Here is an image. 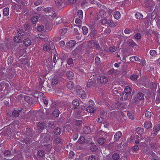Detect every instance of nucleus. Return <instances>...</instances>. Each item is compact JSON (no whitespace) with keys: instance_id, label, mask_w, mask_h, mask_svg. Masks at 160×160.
<instances>
[{"instance_id":"f257e3e1","label":"nucleus","mask_w":160,"mask_h":160,"mask_svg":"<svg viewBox=\"0 0 160 160\" xmlns=\"http://www.w3.org/2000/svg\"><path fill=\"white\" fill-rule=\"evenodd\" d=\"M40 139L42 143L51 142L52 140V137L48 133H42L40 135Z\"/></svg>"},{"instance_id":"f03ea898","label":"nucleus","mask_w":160,"mask_h":160,"mask_svg":"<svg viewBox=\"0 0 160 160\" xmlns=\"http://www.w3.org/2000/svg\"><path fill=\"white\" fill-rule=\"evenodd\" d=\"M34 97H30L28 96H24V99L29 104H34L37 102L38 100V97L34 95Z\"/></svg>"},{"instance_id":"7ed1b4c3","label":"nucleus","mask_w":160,"mask_h":160,"mask_svg":"<svg viewBox=\"0 0 160 160\" xmlns=\"http://www.w3.org/2000/svg\"><path fill=\"white\" fill-rule=\"evenodd\" d=\"M82 48L80 46H78L72 52V54L74 56H76L79 53L82 51Z\"/></svg>"},{"instance_id":"20e7f679","label":"nucleus","mask_w":160,"mask_h":160,"mask_svg":"<svg viewBox=\"0 0 160 160\" xmlns=\"http://www.w3.org/2000/svg\"><path fill=\"white\" fill-rule=\"evenodd\" d=\"M26 137L25 138H21L20 140L27 144H30L32 142V139L30 137Z\"/></svg>"},{"instance_id":"39448f33","label":"nucleus","mask_w":160,"mask_h":160,"mask_svg":"<svg viewBox=\"0 0 160 160\" xmlns=\"http://www.w3.org/2000/svg\"><path fill=\"white\" fill-rule=\"evenodd\" d=\"M24 133L26 137H32L33 135L32 131L30 128H26Z\"/></svg>"},{"instance_id":"423d86ee","label":"nucleus","mask_w":160,"mask_h":160,"mask_svg":"<svg viewBox=\"0 0 160 160\" xmlns=\"http://www.w3.org/2000/svg\"><path fill=\"white\" fill-rule=\"evenodd\" d=\"M59 78L57 77H54L52 79L51 85L53 86H55L59 82Z\"/></svg>"},{"instance_id":"0eeeda50","label":"nucleus","mask_w":160,"mask_h":160,"mask_svg":"<svg viewBox=\"0 0 160 160\" xmlns=\"http://www.w3.org/2000/svg\"><path fill=\"white\" fill-rule=\"evenodd\" d=\"M128 96L129 95L126 93L125 92H123L120 95V99L122 100H126L128 98Z\"/></svg>"},{"instance_id":"6e6552de","label":"nucleus","mask_w":160,"mask_h":160,"mask_svg":"<svg viewBox=\"0 0 160 160\" xmlns=\"http://www.w3.org/2000/svg\"><path fill=\"white\" fill-rule=\"evenodd\" d=\"M91 146L90 147V150L92 152H95L98 149L97 146L94 144L93 142H91L89 144Z\"/></svg>"},{"instance_id":"1a4fd4ad","label":"nucleus","mask_w":160,"mask_h":160,"mask_svg":"<svg viewBox=\"0 0 160 160\" xmlns=\"http://www.w3.org/2000/svg\"><path fill=\"white\" fill-rule=\"evenodd\" d=\"M23 43L24 44L26 47H28L31 45L32 42L29 38H27L23 40Z\"/></svg>"},{"instance_id":"9d476101","label":"nucleus","mask_w":160,"mask_h":160,"mask_svg":"<svg viewBox=\"0 0 160 160\" xmlns=\"http://www.w3.org/2000/svg\"><path fill=\"white\" fill-rule=\"evenodd\" d=\"M76 41L75 40H71L66 43V45L69 48L74 47Z\"/></svg>"},{"instance_id":"9b49d317","label":"nucleus","mask_w":160,"mask_h":160,"mask_svg":"<svg viewBox=\"0 0 160 160\" xmlns=\"http://www.w3.org/2000/svg\"><path fill=\"white\" fill-rule=\"evenodd\" d=\"M108 78L105 76L101 77L100 78V82L102 84H105L108 82Z\"/></svg>"},{"instance_id":"f8f14e48","label":"nucleus","mask_w":160,"mask_h":160,"mask_svg":"<svg viewBox=\"0 0 160 160\" xmlns=\"http://www.w3.org/2000/svg\"><path fill=\"white\" fill-rule=\"evenodd\" d=\"M122 133L120 131L117 132L114 136V139L116 141H118L122 136Z\"/></svg>"},{"instance_id":"ddd939ff","label":"nucleus","mask_w":160,"mask_h":160,"mask_svg":"<svg viewBox=\"0 0 160 160\" xmlns=\"http://www.w3.org/2000/svg\"><path fill=\"white\" fill-rule=\"evenodd\" d=\"M11 128H5L2 132V134L5 136L8 135L11 133Z\"/></svg>"},{"instance_id":"4468645a","label":"nucleus","mask_w":160,"mask_h":160,"mask_svg":"<svg viewBox=\"0 0 160 160\" xmlns=\"http://www.w3.org/2000/svg\"><path fill=\"white\" fill-rule=\"evenodd\" d=\"M156 17V12H153L151 14L148 13L147 15L146 18H151V19H154Z\"/></svg>"},{"instance_id":"2eb2a0df","label":"nucleus","mask_w":160,"mask_h":160,"mask_svg":"<svg viewBox=\"0 0 160 160\" xmlns=\"http://www.w3.org/2000/svg\"><path fill=\"white\" fill-rule=\"evenodd\" d=\"M127 43L130 47L134 48L135 46H137L138 45L132 40H129L127 41Z\"/></svg>"},{"instance_id":"dca6fc26","label":"nucleus","mask_w":160,"mask_h":160,"mask_svg":"<svg viewBox=\"0 0 160 160\" xmlns=\"http://www.w3.org/2000/svg\"><path fill=\"white\" fill-rule=\"evenodd\" d=\"M66 86L69 89H72L74 86V83L71 81H68L67 83Z\"/></svg>"},{"instance_id":"f3484780","label":"nucleus","mask_w":160,"mask_h":160,"mask_svg":"<svg viewBox=\"0 0 160 160\" xmlns=\"http://www.w3.org/2000/svg\"><path fill=\"white\" fill-rule=\"evenodd\" d=\"M66 76L69 79H73L74 77V74L71 71H68L66 73Z\"/></svg>"},{"instance_id":"a211bd4d","label":"nucleus","mask_w":160,"mask_h":160,"mask_svg":"<svg viewBox=\"0 0 160 160\" xmlns=\"http://www.w3.org/2000/svg\"><path fill=\"white\" fill-rule=\"evenodd\" d=\"M45 126V124L44 122H39L37 126L39 130H42L44 129V127Z\"/></svg>"},{"instance_id":"6ab92c4d","label":"nucleus","mask_w":160,"mask_h":160,"mask_svg":"<svg viewBox=\"0 0 160 160\" xmlns=\"http://www.w3.org/2000/svg\"><path fill=\"white\" fill-rule=\"evenodd\" d=\"M23 27L24 30L28 32L30 31L32 29V27L29 24H24Z\"/></svg>"},{"instance_id":"aec40b11","label":"nucleus","mask_w":160,"mask_h":160,"mask_svg":"<svg viewBox=\"0 0 160 160\" xmlns=\"http://www.w3.org/2000/svg\"><path fill=\"white\" fill-rule=\"evenodd\" d=\"M72 104L76 107H74V109H75L77 108V106H78L80 104L79 102V100L78 99H76L73 100L72 102Z\"/></svg>"},{"instance_id":"412c9836","label":"nucleus","mask_w":160,"mask_h":160,"mask_svg":"<svg viewBox=\"0 0 160 160\" xmlns=\"http://www.w3.org/2000/svg\"><path fill=\"white\" fill-rule=\"evenodd\" d=\"M61 129L60 128L57 127L54 129L53 133L55 135H58L61 133Z\"/></svg>"},{"instance_id":"4be33fe9","label":"nucleus","mask_w":160,"mask_h":160,"mask_svg":"<svg viewBox=\"0 0 160 160\" xmlns=\"http://www.w3.org/2000/svg\"><path fill=\"white\" fill-rule=\"evenodd\" d=\"M47 127L49 129H52L55 128L54 123L53 122H49Z\"/></svg>"},{"instance_id":"5701e85b","label":"nucleus","mask_w":160,"mask_h":160,"mask_svg":"<svg viewBox=\"0 0 160 160\" xmlns=\"http://www.w3.org/2000/svg\"><path fill=\"white\" fill-rule=\"evenodd\" d=\"M144 127L147 129H149L152 127L151 122L150 121L145 122L144 123Z\"/></svg>"},{"instance_id":"b1692460","label":"nucleus","mask_w":160,"mask_h":160,"mask_svg":"<svg viewBox=\"0 0 160 160\" xmlns=\"http://www.w3.org/2000/svg\"><path fill=\"white\" fill-rule=\"evenodd\" d=\"M136 131L137 132L135 133H138L141 136V135L143 134L144 129L142 128L138 127L136 128Z\"/></svg>"},{"instance_id":"393cba45","label":"nucleus","mask_w":160,"mask_h":160,"mask_svg":"<svg viewBox=\"0 0 160 160\" xmlns=\"http://www.w3.org/2000/svg\"><path fill=\"white\" fill-rule=\"evenodd\" d=\"M38 20V17L37 16H33L31 19V22L33 24L36 23Z\"/></svg>"},{"instance_id":"a878e982","label":"nucleus","mask_w":160,"mask_h":160,"mask_svg":"<svg viewBox=\"0 0 160 160\" xmlns=\"http://www.w3.org/2000/svg\"><path fill=\"white\" fill-rule=\"evenodd\" d=\"M137 98L139 100H142L144 99V95L142 93L139 92L137 94Z\"/></svg>"},{"instance_id":"bb28decb","label":"nucleus","mask_w":160,"mask_h":160,"mask_svg":"<svg viewBox=\"0 0 160 160\" xmlns=\"http://www.w3.org/2000/svg\"><path fill=\"white\" fill-rule=\"evenodd\" d=\"M124 90L125 91L124 92H125L126 93L130 95L132 92V88L131 87L127 86L125 88Z\"/></svg>"},{"instance_id":"cd10ccee","label":"nucleus","mask_w":160,"mask_h":160,"mask_svg":"<svg viewBox=\"0 0 160 160\" xmlns=\"http://www.w3.org/2000/svg\"><path fill=\"white\" fill-rule=\"evenodd\" d=\"M83 129V132L85 134H88L90 132V129L88 126H86Z\"/></svg>"},{"instance_id":"c85d7f7f","label":"nucleus","mask_w":160,"mask_h":160,"mask_svg":"<svg viewBox=\"0 0 160 160\" xmlns=\"http://www.w3.org/2000/svg\"><path fill=\"white\" fill-rule=\"evenodd\" d=\"M99 15L102 18H104L106 15L107 13L106 12L103 10H101L99 12Z\"/></svg>"},{"instance_id":"c756f323","label":"nucleus","mask_w":160,"mask_h":160,"mask_svg":"<svg viewBox=\"0 0 160 160\" xmlns=\"http://www.w3.org/2000/svg\"><path fill=\"white\" fill-rule=\"evenodd\" d=\"M79 95V97L81 98L84 99L86 98V95L85 92L83 90L82 91H81V92H80V94Z\"/></svg>"},{"instance_id":"7c9ffc66","label":"nucleus","mask_w":160,"mask_h":160,"mask_svg":"<svg viewBox=\"0 0 160 160\" xmlns=\"http://www.w3.org/2000/svg\"><path fill=\"white\" fill-rule=\"evenodd\" d=\"M95 83L94 81L92 80H89L88 81L87 83V87L88 88H90V87L93 85Z\"/></svg>"},{"instance_id":"2f4dec72","label":"nucleus","mask_w":160,"mask_h":160,"mask_svg":"<svg viewBox=\"0 0 160 160\" xmlns=\"http://www.w3.org/2000/svg\"><path fill=\"white\" fill-rule=\"evenodd\" d=\"M21 111V110L13 111L12 113V114L13 116L15 117H17L19 115V112Z\"/></svg>"},{"instance_id":"473e14b6","label":"nucleus","mask_w":160,"mask_h":160,"mask_svg":"<svg viewBox=\"0 0 160 160\" xmlns=\"http://www.w3.org/2000/svg\"><path fill=\"white\" fill-rule=\"evenodd\" d=\"M60 111L58 109H55L52 112V115L54 117L57 118L60 114Z\"/></svg>"},{"instance_id":"72a5a7b5","label":"nucleus","mask_w":160,"mask_h":160,"mask_svg":"<svg viewBox=\"0 0 160 160\" xmlns=\"http://www.w3.org/2000/svg\"><path fill=\"white\" fill-rule=\"evenodd\" d=\"M105 139L103 138H100L98 140V143L100 145L104 144L105 143Z\"/></svg>"},{"instance_id":"f704fd0d","label":"nucleus","mask_w":160,"mask_h":160,"mask_svg":"<svg viewBox=\"0 0 160 160\" xmlns=\"http://www.w3.org/2000/svg\"><path fill=\"white\" fill-rule=\"evenodd\" d=\"M37 155L39 157H43L45 155L44 152L43 150H40L38 151Z\"/></svg>"},{"instance_id":"c9c22d12","label":"nucleus","mask_w":160,"mask_h":160,"mask_svg":"<svg viewBox=\"0 0 160 160\" xmlns=\"http://www.w3.org/2000/svg\"><path fill=\"white\" fill-rule=\"evenodd\" d=\"M120 16L121 14L119 12L116 11L114 12V17L116 19H118L120 18Z\"/></svg>"},{"instance_id":"e433bc0d","label":"nucleus","mask_w":160,"mask_h":160,"mask_svg":"<svg viewBox=\"0 0 160 160\" xmlns=\"http://www.w3.org/2000/svg\"><path fill=\"white\" fill-rule=\"evenodd\" d=\"M107 24H108L111 27H114L116 26L115 23L114 22L112 21L110 19L108 20Z\"/></svg>"},{"instance_id":"4c0bfd02","label":"nucleus","mask_w":160,"mask_h":160,"mask_svg":"<svg viewBox=\"0 0 160 160\" xmlns=\"http://www.w3.org/2000/svg\"><path fill=\"white\" fill-rule=\"evenodd\" d=\"M112 158L114 160H118L119 159L120 156L118 153H114L112 154Z\"/></svg>"},{"instance_id":"58836bf2","label":"nucleus","mask_w":160,"mask_h":160,"mask_svg":"<svg viewBox=\"0 0 160 160\" xmlns=\"http://www.w3.org/2000/svg\"><path fill=\"white\" fill-rule=\"evenodd\" d=\"M86 109L88 112L90 113H93L94 111V108L92 106H88Z\"/></svg>"},{"instance_id":"ea45409f","label":"nucleus","mask_w":160,"mask_h":160,"mask_svg":"<svg viewBox=\"0 0 160 160\" xmlns=\"http://www.w3.org/2000/svg\"><path fill=\"white\" fill-rule=\"evenodd\" d=\"M3 14L7 16L8 15L9 13V9L8 8L6 7L3 9Z\"/></svg>"},{"instance_id":"a19ab883","label":"nucleus","mask_w":160,"mask_h":160,"mask_svg":"<svg viewBox=\"0 0 160 160\" xmlns=\"http://www.w3.org/2000/svg\"><path fill=\"white\" fill-rule=\"evenodd\" d=\"M83 122L82 120H75L74 121V124L78 126H79L82 125Z\"/></svg>"},{"instance_id":"79ce46f5","label":"nucleus","mask_w":160,"mask_h":160,"mask_svg":"<svg viewBox=\"0 0 160 160\" xmlns=\"http://www.w3.org/2000/svg\"><path fill=\"white\" fill-rule=\"evenodd\" d=\"M85 138L83 136H81L78 141L80 144H82L85 142Z\"/></svg>"},{"instance_id":"37998d69","label":"nucleus","mask_w":160,"mask_h":160,"mask_svg":"<svg viewBox=\"0 0 160 160\" xmlns=\"http://www.w3.org/2000/svg\"><path fill=\"white\" fill-rule=\"evenodd\" d=\"M88 4L87 1L85 0L83 1L81 3V7L85 8V7L88 6Z\"/></svg>"},{"instance_id":"c03bdc74","label":"nucleus","mask_w":160,"mask_h":160,"mask_svg":"<svg viewBox=\"0 0 160 160\" xmlns=\"http://www.w3.org/2000/svg\"><path fill=\"white\" fill-rule=\"evenodd\" d=\"M77 15L78 18L80 19H82L83 17V12L82 10H79L77 12Z\"/></svg>"},{"instance_id":"a18cd8bd","label":"nucleus","mask_w":160,"mask_h":160,"mask_svg":"<svg viewBox=\"0 0 160 160\" xmlns=\"http://www.w3.org/2000/svg\"><path fill=\"white\" fill-rule=\"evenodd\" d=\"M37 29L38 31H43L44 30V27L43 25H40L37 26Z\"/></svg>"},{"instance_id":"49530a36","label":"nucleus","mask_w":160,"mask_h":160,"mask_svg":"<svg viewBox=\"0 0 160 160\" xmlns=\"http://www.w3.org/2000/svg\"><path fill=\"white\" fill-rule=\"evenodd\" d=\"M82 31L84 35H86L88 32V29L85 26H83L82 27Z\"/></svg>"},{"instance_id":"de8ad7c7","label":"nucleus","mask_w":160,"mask_h":160,"mask_svg":"<svg viewBox=\"0 0 160 160\" xmlns=\"http://www.w3.org/2000/svg\"><path fill=\"white\" fill-rule=\"evenodd\" d=\"M135 15L136 18L138 19H142L143 17V16L142 14L139 12L136 13Z\"/></svg>"},{"instance_id":"09e8293b","label":"nucleus","mask_w":160,"mask_h":160,"mask_svg":"<svg viewBox=\"0 0 160 160\" xmlns=\"http://www.w3.org/2000/svg\"><path fill=\"white\" fill-rule=\"evenodd\" d=\"M67 31V28H64L62 29L60 31V32L61 35L63 36L65 33H66Z\"/></svg>"},{"instance_id":"8fccbe9b","label":"nucleus","mask_w":160,"mask_h":160,"mask_svg":"<svg viewBox=\"0 0 160 160\" xmlns=\"http://www.w3.org/2000/svg\"><path fill=\"white\" fill-rule=\"evenodd\" d=\"M14 41L17 43H19L21 41L20 37L19 36H16L14 38Z\"/></svg>"},{"instance_id":"3c124183","label":"nucleus","mask_w":160,"mask_h":160,"mask_svg":"<svg viewBox=\"0 0 160 160\" xmlns=\"http://www.w3.org/2000/svg\"><path fill=\"white\" fill-rule=\"evenodd\" d=\"M138 78V76L136 74H133L130 76V79L134 81L137 80Z\"/></svg>"},{"instance_id":"603ef678","label":"nucleus","mask_w":160,"mask_h":160,"mask_svg":"<svg viewBox=\"0 0 160 160\" xmlns=\"http://www.w3.org/2000/svg\"><path fill=\"white\" fill-rule=\"evenodd\" d=\"M4 155L5 156H9L12 155V153L10 151L7 150L4 151Z\"/></svg>"},{"instance_id":"864d4df0","label":"nucleus","mask_w":160,"mask_h":160,"mask_svg":"<svg viewBox=\"0 0 160 160\" xmlns=\"http://www.w3.org/2000/svg\"><path fill=\"white\" fill-rule=\"evenodd\" d=\"M95 45V42L93 40H91L90 41H89L88 43V46L92 48Z\"/></svg>"},{"instance_id":"5fc2aeb1","label":"nucleus","mask_w":160,"mask_h":160,"mask_svg":"<svg viewBox=\"0 0 160 160\" xmlns=\"http://www.w3.org/2000/svg\"><path fill=\"white\" fill-rule=\"evenodd\" d=\"M62 22V20L61 17H58L56 18L55 22L56 24H60Z\"/></svg>"},{"instance_id":"6e6d98bb","label":"nucleus","mask_w":160,"mask_h":160,"mask_svg":"<svg viewBox=\"0 0 160 160\" xmlns=\"http://www.w3.org/2000/svg\"><path fill=\"white\" fill-rule=\"evenodd\" d=\"M160 130V124H157L154 126L153 128V130L154 132L158 131Z\"/></svg>"},{"instance_id":"4d7b16f0","label":"nucleus","mask_w":160,"mask_h":160,"mask_svg":"<svg viewBox=\"0 0 160 160\" xmlns=\"http://www.w3.org/2000/svg\"><path fill=\"white\" fill-rule=\"evenodd\" d=\"M51 48L47 44H44L43 47V49L44 51H48L50 50Z\"/></svg>"},{"instance_id":"13d9d810","label":"nucleus","mask_w":160,"mask_h":160,"mask_svg":"<svg viewBox=\"0 0 160 160\" xmlns=\"http://www.w3.org/2000/svg\"><path fill=\"white\" fill-rule=\"evenodd\" d=\"M127 115L128 117L131 119H134V117L133 115L132 114V112H128L127 113Z\"/></svg>"},{"instance_id":"bf43d9fd","label":"nucleus","mask_w":160,"mask_h":160,"mask_svg":"<svg viewBox=\"0 0 160 160\" xmlns=\"http://www.w3.org/2000/svg\"><path fill=\"white\" fill-rule=\"evenodd\" d=\"M54 10V9L53 7H48L44 8L43 9L44 12H49L52 11Z\"/></svg>"},{"instance_id":"052dcab7","label":"nucleus","mask_w":160,"mask_h":160,"mask_svg":"<svg viewBox=\"0 0 160 160\" xmlns=\"http://www.w3.org/2000/svg\"><path fill=\"white\" fill-rule=\"evenodd\" d=\"M107 107L110 110L115 109L116 108V107L112 104L110 105L109 104H108L107 105Z\"/></svg>"},{"instance_id":"680f3d73","label":"nucleus","mask_w":160,"mask_h":160,"mask_svg":"<svg viewBox=\"0 0 160 160\" xmlns=\"http://www.w3.org/2000/svg\"><path fill=\"white\" fill-rule=\"evenodd\" d=\"M62 0H56L55 3L57 6H60L62 5Z\"/></svg>"},{"instance_id":"e2e57ef3","label":"nucleus","mask_w":160,"mask_h":160,"mask_svg":"<svg viewBox=\"0 0 160 160\" xmlns=\"http://www.w3.org/2000/svg\"><path fill=\"white\" fill-rule=\"evenodd\" d=\"M55 142L58 144H62V140L59 137H57L55 140Z\"/></svg>"},{"instance_id":"0e129e2a","label":"nucleus","mask_w":160,"mask_h":160,"mask_svg":"<svg viewBox=\"0 0 160 160\" xmlns=\"http://www.w3.org/2000/svg\"><path fill=\"white\" fill-rule=\"evenodd\" d=\"M144 2L146 3L148 7H149L151 5V3L152 2L151 0H144Z\"/></svg>"},{"instance_id":"69168bd1","label":"nucleus","mask_w":160,"mask_h":160,"mask_svg":"<svg viewBox=\"0 0 160 160\" xmlns=\"http://www.w3.org/2000/svg\"><path fill=\"white\" fill-rule=\"evenodd\" d=\"M117 50V48L115 47H110L109 49V51L111 52H115Z\"/></svg>"},{"instance_id":"338daca9","label":"nucleus","mask_w":160,"mask_h":160,"mask_svg":"<svg viewBox=\"0 0 160 160\" xmlns=\"http://www.w3.org/2000/svg\"><path fill=\"white\" fill-rule=\"evenodd\" d=\"M100 60L99 58L97 56L96 57L95 59V63L97 65H98L100 63Z\"/></svg>"},{"instance_id":"774afa93","label":"nucleus","mask_w":160,"mask_h":160,"mask_svg":"<svg viewBox=\"0 0 160 160\" xmlns=\"http://www.w3.org/2000/svg\"><path fill=\"white\" fill-rule=\"evenodd\" d=\"M132 149L134 151H137L139 150V147L138 145H135L132 148Z\"/></svg>"}]
</instances>
